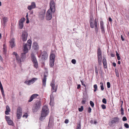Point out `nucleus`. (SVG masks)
Wrapping results in <instances>:
<instances>
[{
    "label": "nucleus",
    "instance_id": "13",
    "mask_svg": "<svg viewBox=\"0 0 129 129\" xmlns=\"http://www.w3.org/2000/svg\"><path fill=\"white\" fill-rule=\"evenodd\" d=\"M96 19H95L94 23L93 24H94V29L96 34H97L98 31V23Z\"/></svg>",
    "mask_w": 129,
    "mask_h": 129
},
{
    "label": "nucleus",
    "instance_id": "33",
    "mask_svg": "<svg viewBox=\"0 0 129 129\" xmlns=\"http://www.w3.org/2000/svg\"><path fill=\"white\" fill-rule=\"evenodd\" d=\"M95 71L96 74V75H99L98 70L96 66H95Z\"/></svg>",
    "mask_w": 129,
    "mask_h": 129
},
{
    "label": "nucleus",
    "instance_id": "11",
    "mask_svg": "<svg viewBox=\"0 0 129 129\" xmlns=\"http://www.w3.org/2000/svg\"><path fill=\"white\" fill-rule=\"evenodd\" d=\"M37 79L33 78L30 80L25 81L24 82V83L28 85H30L31 84H33L35 82V80Z\"/></svg>",
    "mask_w": 129,
    "mask_h": 129
},
{
    "label": "nucleus",
    "instance_id": "46",
    "mask_svg": "<svg viewBox=\"0 0 129 129\" xmlns=\"http://www.w3.org/2000/svg\"><path fill=\"white\" fill-rule=\"evenodd\" d=\"M28 116V115L27 113H25V114H24L23 116V117H25L26 118H27V117Z\"/></svg>",
    "mask_w": 129,
    "mask_h": 129
},
{
    "label": "nucleus",
    "instance_id": "32",
    "mask_svg": "<svg viewBox=\"0 0 129 129\" xmlns=\"http://www.w3.org/2000/svg\"><path fill=\"white\" fill-rule=\"evenodd\" d=\"M25 20V19L24 18H22L20 20L19 23L23 24V22H24Z\"/></svg>",
    "mask_w": 129,
    "mask_h": 129
},
{
    "label": "nucleus",
    "instance_id": "34",
    "mask_svg": "<svg viewBox=\"0 0 129 129\" xmlns=\"http://www.w3.org/2000/svg\"><path fill=\"white\" fill-rule=\"evenodd\" d=\"M100 84L101 85V89L102 90H103L104 89V88L103 86V83L102 82H101L100 83Z\"/></svg>",
    "mask_w": 129,
    "mask_h": 129
},
{
    "label": "nucleus",
    "instance_id": "58",
    "mask_svg": "<svg viewBox=\"0 0 129 129\" xmlns=\"http://www.w3.org/2000/svg\"><path fill=\"white\" fill-rule=\"evenodd\" d=\"M76 60L75 59H73V64H75L76 63Z\"/></svg>",
    "mask_w": 129,
    "mask_h": 129
},
{
    "label": "nucleus",
    "instance_id": "39",
    "mask_svg": "<svg viewBox=\"0 0 129 129\" xmlns=\"http://www.w3.org/2000/svg\"><path fill=\"white\" fill-rule=\"evenodd\" d=\"M5 118L7 121H8L11 120L10 117L8 116H5Z\"/></svg>",
    "mask_w": 129,
    "mask_h": 129
},
{
    "label": "nucleus",
    "instance_id": "40",
    "mask_svg": "<svg viewBox=\"0 0 129 129\" xmlns=\"http://www.w3.org/2000/svg\"><path fill=\"white\" fill-rule=\"evenodd\" d=\"M1 90V92L2 94L3 95V98H5V95L4 94V89Z\"/></svg>",
    "mask_w": 129,
    "mask_h": 129
},
{
    "label": "nucleus",
    "instance_id": "35",
    "mask_svg": "<svg viewBox=\"0 0 129 129\" xmlns=\"http://www.w3.org/2000/svg\"><path fill=\"white\" fill-rule=\"evenodd\" d=\"M116 55L117 57L118 60H119L120 59V58L119 56V54L117 51H116Z\"/></svg>",
    "mask_w": 129,
    "mask_h": 129
},
{
    "label": "nucleus",
    "instance_id": "16",
    "mask_svg": "<svg viewBox=\"0 0 129 129\" xmlns=\"http://www.w3.org/2000/svg\"><path fill=\"white\" fill-rule=\"evenodd\" d=\"M93 19H94L92 16L90 17L89 22L90 27L91 28H94V24H93Z\"/></svg>",
    "mask_w": 129,
    "mask_h": 129
},
{
    "label": "nucleus",
    "instance_id": "31",
    "mask_svg": "<svg viewBox=\"0 0 129 129\" xmlns=\"http://www.w3.org/2000/svg\"><path fill=\"white\" fill-rule=\"evenodd\" d=\"M7 122L9 125L13 126L14 125L13 122L11 120L7 121Z\"/></svg>",
    "mask_w": 129,
    "mask_h": 129
},
{
    "label": "nucleus",
    "instance_id": "61",
    "mask_svg": "<svg viewBox=\"0 0 129 129\" xmlns=\"http://www.w3.org/2000/svg\"><path fill=\"white\" fill-rule=\"evenodd\" d=\"M111 56L112 57H114L115 56V55L114 54L112 53L111 54Z\"/></svg>",
    "mask_w": 129,
    "mask_h": 129
},
{
    "label": "nucleus",
    "instance_id": "23",
    "mask_svg": "<svg viewBox=\"0 0 129 129\" xmlns=\"http://www.w3.org/2000/svg\"><path fill=\"white\" fill-rule=\"evenodd\" d=\"M16 60L17 61V62L18 63H20L21 62H23V60L20 58L18 55L16 57Z\"/></svg>",
    "mask_w": 129,
    "mask_h": 129
},
{
    "label": "nucleus",
    "instance_id": "51",
    "mask_svg": "<svg viewBox=\"0 0 129 129\" xmlns=\"http://www.w3.org/2000/svg\"><path fill=\"white\" fill-rule=\"evenodd\" d=\"M13 54L15 55V57H16L18 55L17 53L16 52H14L13 53Z\"/></svg>",
    "mask_w": 129,
    "mask_h": 129
},
{
    "label": "nucleus",
    "instance_id": "25",
    "mask_svg": "<svg viewBox=\"0 0 129 129\" xmlns=\"http://www.w3.org/2000/svg\"><path fill=\"white\" fill-rule=\"evenodd\" d=\"M7 47L5 44H3V53L4 54H6L7 52Z\"/></svg>",
    "mask_w": 129,
    "mask_h": 129
},
{
    "label": "nucleus",
    "instance_id": "49",
    "mask_svg": "<svg viewBox=\"0 0 129 129\" xmlns=\"http://www.w3.org/2000/svg\"><path fill=\"white\" fill-rule=\"evenodd\" d=\"M124 126L126 128H128L129 127V125L127 123H125L124 125Z\"/></svg>",
    "mask_w": 129,
    "mask_h": 129
},
{
    "label": "nucleus",
    "instance_id": "64",
    "mask_svg": "<svg viewBox=\"0 0 129 129\" xmlns=\"http://www.w3.org/2000/svg\"><path fill=\"white\" fill-rule=\"evenodd\" d=\"M113 66L114 67H115L116 66V64L115 63H114V62H113Z\"/></svg>",
    "mask_w": 129,
    "mask_h": 129
},
{
    "label": "nucleus",
    "instance_id": "9",
    "mask_svg": "<svg viewBox=\"0 0 129 129\" xmlns=\"http://www.w3.org/2000/svg\"><path fill=\"white\" fill-rule=\"evenodd\" d=\"M45 12V10L43 9L39 13V17L42 20L44 19Z\"/></svg>",
    "mask_w": 129,
    "mask_h": 129
},
{
    "label": "nucleus",
    "instance_id": "8",
    "mask_svg": "<svg viewBox=\"0 0 129 129\" xmlns=\"http://www.w3.org/2000/svg\"><path fill=\"white\" fill-rule=\"evenodd\" d=\"M51 10H48L46 13V19L48 20H51L52 18V13Z\"/></svg>",
    "mask_w": 129,
    "mask_h": 129
},
{
    "label": "nucleus",
    "instance_id": "54",
    "mask_svg": "<svg viewBox=\"0 0 129 129\" xmlns=\"http://www.w3.org/2000/svg\"><path fill=\"white\" fill-rule=\"evenodd\" d=\"M91 108L90 107H89L88 108V112L89 113H91Z\"/></svg>",
    "mask_w": 129,
    "mask_h": 129
},
{
    "label": "nucleus",
    "instance_id": "41",
    "mask_svg": "<svg viewBox=\"0 0 129 129\" xmlns=\"http://www.w3.org/2000/svg\"><path fill=\"white\" fill-rule=\"evenodd\" d=\"M90 104L92 107H93L94 105V103L91 101H90Z\"/></svg>",
    "mask_w": 129,
    "mask_h": 129
},
{
    "label": "nucleus",
    "instance_id": "17",
    "mask_svg": "<svg viewBox=\"0 0 129 129\" xmlns=\"http://www.w3.org/2000/svg\"><path fill=\"white\" fill-rule=\"evenodd\" d=\"M55 51H53V50H51V54L50 55V60H52L54 61V59L55 57V56L54 54V52Z\"/></svg>",
    "mask_w": 129,
    "mask_h": 129
},
{
    "label": "nucleus",
    "instance_id": "27",
    "mask_svg": "<svg viewBox=\"0 0 129 129\" xmlns=\"http://www.w3.org/2000/svg\"><path fill=\"white\" fill-rule=\"evenodd\" d=\"M48 127L49 128H51L52 127V121H50V118L49 119V120Z\"/></svg>",
    "mask_w": 129,
    "mask_h": 129
},
{
    "label": "nucleus",
    "instance_id": "52",
    "mask_svg": "<svg viewBox=\"0 0 129 129\" xmlns=\"http://www.w3.org/2000/svg\"><path fill=\"white\" fill-rule=\"evenodd\" d=\"M122 120L124 121H125L127 120V119L125 117H123L122 118Z\"/></svg>",
    "mask_w": 129,
    "mask_h": 129
},
{
    "label": "nucleus",
    "instance_id": "15",
    "mask_svg": "<svg viewBox=\"0 0 129 129\" xmlns=\"http://www.w3.org/2000/svg\"><path fill=\"white\" fill-rule=\"evenodd\" d=\"M36 8V4L34 2H32L31 3V5L28 6L27 9L29 10H31L32 9L35 8Z\"/></svg>",
    "mask_w": 129,
    "mask_h": 129
},
{
    "label": "nucleus",
    "instance_id": "3",
    "mask_svg": "<svg viewBox=\"0 0 129 129\" xmlns=\"http://www.w3.org/2000/svg\"><path fill=\"white\" fill-rule=\"evenodd\" d=\"M41 105V103L40 101L36 102L32 108L33 112L34 113L37 112L40 109Z\"/></svg>",
    "mask_w": 129,
    "mask_h": 129
},
{
    "label": "nucleus",
    "instance_id": "57",
    "mask_svg": "<svg viewBox=\"0 0 129 129\" xmlns=\"http://www.w3.org/2000/svg\"><path fill=\"white\" fill-rule=\"evenodd\" d=\"M108 20L110 22H111L112 21V19L110 17H109V18Z\"/></svg>",
    "mask_w": 129,
    "mask_h": 129
},
{
    "label": "nucleus",
    "instance_id": "44",
    "mask_svg": "<svg viewBox=\"0 0 129 129\" xmlns=\"http://www.w3.org/2000/svg\"><path fill=\"white\" fill-rule=\"evenodd\" d=\"M102 102L105 104L107 103V101L106 99L105 98H103L102 101Z\"/></svg>",
    "mask_w": 129,
    "mask_h": 129
},
{
    "label": "nucleus",
    "instance_id": "21",
    "mask_svg": "<svg viewBox=\"0 0 129 129\" xmlns=\"http://www.w3.org/2000/svg\"><path fill=\"white\" fill-rule=\"evenodd\" d=\"M6 110L5 111V113L6 115H8L9 114V112L10 111V109L9 106L7 105L6 107Z\"/></svg>",
    "mask_w": 129,
    "mask_h": 129
},
{
    "label": "nucleus",
    "instance_id": "36",
    "mask_svg": "<svg viewBox=\"0 0 129 129\" xmlns=\"http://www.w3.org/2000/svg\"><path fill=\"white\" fill-rule=\"evenodd\" d=\"M19 28L20 29H22L23 28V24H21L20 23H19Z\"/></svg>",
    "mask_w": 129,
    "mask_h": 129
},
{
    "label": "nucleus",
    "instance_id": "4",
    "mask_svg": "<svg viewBox=\"0 0 129 129\" xmlns=\"http://www.w3.org/2000/svg\"><path fill=\"white\" fill-rule=\"evenodd\" d=\"M31 60L34 63V67L35 68H37L38 67V62L36 58L34 53L32 52L31 54Z\"/></svg>",
    "mask_w": 129,
    "mask_h": 129
},
{
    "label": "nucleus",
    "instance_id": "56",
    "mask_svg": "<svg viewBox=\"0 0 129 129\" xmlns=\"http://www.w3.org/2000/svg\"><path fill=\"white\" fill-rule=\"evenodd\" d=\"M69 122V120L67 119H66L64 121V123L66 124L68 123Z\"/></svg>",
    "mask_w": 129,
    "mask_h": 129
},
{
    "label": "nucleus",
    "instance_id": "45",
    "mask_svg": "<svg viewBox=\"0 0 129 129\" xmlns=\"http://www.w3.org/2000/svg\"><path fill=\"white\" fill-rule=\"evenodd\" d=\"M86 101V99H83L81 103L82 104H84L85 103V102Z\"/></svg>",
    "mask_w": 129,
    "mask_h": 129
},
{
    "label": "nucleus",
    "instance_id": "60",
    "mask_svg": "<svg viewBox=\"0 0 129 129\" xmlns=\"http://www.w3.org/2000/svg\"><path fill=\"white\" fill-rule=\"evenodd\" d=\"M29 22V21L28 19V18H27V21H26V23H28Z\"/></svg>",
    "mask_w": 129,
    "mask_h": 129
},
{
    "label": "nucleus",
    "instance_id": "2",
    "mask_svg": "<svg viewBox=\"0 0 129 129\" xmlns=\"http://www.w3.org/2000/svg\"><path fill=\"white\" fill-rule=\"evenodd\" d=\"M49 112V110L47 106L45 105L42 108L41 114V117L40 118V120L42 121L44 119Z\"/></svg>",
    "mask_w": 129,
    "mask_h": 129
},
{
    "label": "nucleus",
    "instance_id": "6",
    "mask_svg": "<svg viewBox=\"0 0 129 129\" xmlns=\"http://www.w3.org/2000/svg\"><path fill=\"white\" fill-rule=\"evenodd\" d=\"M17 117L18 119H20L22 115V109L20 107H19L17 109Z\"/></svg>",
    "mask_w": 129,
    "mask_h": 129
},
{
    "label": "nucleus",
    "instance_id": "26",
    "mask_svg": "<svg viewBox=\"0 0 129 129\" xmlns=\"http://www.w3.org/2000/svg\"><path fill=\"white\" fill-rule=\"evenodd\" d=\"M3 23L4 25L6 24V23L7 22V18L6 17H4L3 19Z\"/></svg>",
    "mask_w": 129,
    "mask_h": 129
},
{
    "label": "nucleus",
    "instance_id": "24",
    "mask_svg": "<svg viewBox=\"0 0 129 129\" xmlns=\"http://www.w3.org/2000/svg\"><path fill=\"white\" fill-rule=\"evenodd\" d=\"M9 42L10 46L11 48H13L15 46V44L14 41H10Z\"/></svg>",
    "mask_w": 129,
    "mask_h": 129
},
{
    "label": "nucleus",
    "instance_id": "47",
    "mask_svg": "<svg viewBox=\"0 0 129 129\" xmlns=\"http://www.w3.org/2000/svg\"><path fill=\"white\" fill-rule=\"evenodd\" d=\"M81 82L82 85L84 86L85 87V90H86V85H85V84H84V82L82 81H81Z\"/></svg>",
    "mask_w": 129,
    "mask_h": 129
},
{
    "label": "nucleus",
    "instance_id": "48",
    "mask_svg": "<svg viewBox=\"0 0 129 129\" xmlns=\"http://www.w3.org/2000/svg\"><path fill=\"white\" fill-rule=\"evenodd\" d=\"M107 87L108 88H110V84L109 82H108L107 83Z\"/></svg>",
    "mask_w": 129,
    "mask_h": 129
},
{
    "label": "nucleus",
    "instance_id": "7",
    "mask_svg": "<svg viewBox=\"0 0 129 129\" xmlns=\"http://www.w3.org/2000/svg\"><path fill=\"white\" fill-rule=\"evenodd\" d=\"M33 53L37 52L39 49V46L37 43L35 42L33 43L32 47Z\"/></svg>",
    "mask_w": 129,
    "mask_h": 129
},
{
    "label": "nucleus",
    "instance_id": "10",
    "mask_svg": "<svg viewBox=\"0 0 129 129\" xmlns=\"http://www.w3.org/2000/svg\"><path fill=\"white\" fill-rule=\"evenodd\" d=\"M28 36L27 33L25 31H24L22 33V40H26Z\"/></svg>",
    "mask_w": 129,
    "mask_h": 129
},
{
    "label": "nucleus",
    "instance_id": "20",
    "mask_svg": "<svg viewBox=\"0 0 129 129\" xmlns=\"http://www.w3.org/2000/svg\"><path fill=\"white\" fill-rule=\"evenodd\" d=\"M119 118L118 117H115L113 118L112 120L111 121V123L112 124L118 122L119 121Z\"/></svg>",
    "mask_w": 129,
    "mask_h": 129
},
{
    "label": "nucleus",
    "instance_id": "55",
    "mask_svg": "<svg viewBox=\"0 0 129 129\" xmlns=\"http://www.w3.org/2000/svg\"><path fill=\"white\" fill-rule=\"evenodd\" d=\"M0 88L1 90L3 89V88L2 84H0Z\"/></svg>",
    "mask_w": 129,
    "mask_h": 129
},
{
    "label": "nucleus",
    "instance_id": "43",
    "mask_svg": "<svg viewBox=\"0 0 129 129\" xmlns=\"http://www.w3.org/2000/svg\"><path fill=\"white\" fill-rule=\"evenodd\" d=\"M81 124L79 123L77 126L76 129H81Z\"/></svg>",
    "mask_w": 129,
    "mask_h": 129
},
{
    "label": "nucleus",
    "instance_id": "38",
    "mask_svg": "<svg viewBox=\"0 0 129 129\" xmlns=\"http://www.w3.org/2000/svg\"><path fill=\"white\" fill-rule=\"evenodd\" d=\"M83 106H81L80 108H79L78 110L80 112H82L83 110Z\"/></svg>",
    "mask_w": 129,
    "mask_h": 129
},
{
    "label": "nucleus",
    "instance_id": "42",
    "mask_svg": "<svg viewBox=\"0 0 129 129\" xmlns=\"http://www.w3.org/2000/svg\"><path fill=\"white\" fill-rule=\"evenodd\" d=\"M98 60H102V55H98Z\"/></svg>",
    "mask_w": 129,
    "mask_h": 129
},
{
    "label": "nucleus",
    "instance_id": "12",
    "mask_svg": "<svg viewBox=\"0 0 129 129\" xmlns=\"http://www.w3.org/2000/svg\"><path fill=\"white\" fill-rule=\"evenodd\" d=\"M100 27L102 33V34H104L105 32L104 23L103 21L100 22Z\"/></svg>",
    "mask_w": 129,
    "mask_h": 129
},
{
    "label": "nucleus",
    "instance_id": "19",
    "mask_svg": "<svg viewBox=\"0 0 129 129\" xmlns=\"http://www.w3.org/2000/svg\"><path fill=\"white\" fill-rule=\"evenodd\" d=\"M47 77V75L45 73L44 76V77L42 79V85L44 87L46 86Z\"/></svg>",
    "mask_w": 129,
    "mask_h": 129
},
{
    "label": "nucleus",
    "instance_id": "28",
    "mask_svg": "<svg viewBox=\"0 0 129 129\" xmlns=\"http://www.w3.org/2000/svg\"><path fill=\"white\" fill-rule=\"evenodd\" d=\"M47 58V56L46 54H43L42 55V59L43 60L46 59Z\"/></svg>",
    "mask_w": 129,
    "mask_h": 129
},
{
    "label": "nucleus",
    "instance_id": "63",
    "mask_svg": "<svg viewBox=\"0 0 129 129\" xmlns=\"http://www.w3.org/2000/svg\"><path fill=\"white\" fill-rule=\"evenodd\" d=\"M37 54L38 55V56L40 58L41 57V54L40 55H39L38 54V52H37Z\"/></svg>",
    "mask_w": 129,
    "mask_h": 129
},
{
    "label": "nucleus",
    "instance_id": "14",
    "mask_svg": "<svg viewBox=\"0 0 129 129\" xmlns=\"http://www.w3.org/2000/svg\"><path fill=\"white\" fill-rule=\"evenodd\" d=\"M50 85L52 87V92H56V91L57 88L55 87V84L54 83V81H52V82L50 84Z\"/></svg>",
    "mask_w": 129,
    "mask_h": 129
},
{
    "label": "nucleus",
    "instance_id": "29",
    "mask_svg": "<svg viewBox=\"0 0 129 129\" xmlns=\"http://www.w3.org/2000/svg\"><path fill=\"white\" fill-rule=\"evenodd\" d=\"M101 53H102L100 48L98 47L97 50L98 55H102Z\"/></svg>",
    "mask_w": 129,
    "mask_h": 129
},
{
    "label": "nucleus",
    "instance_id": "30",
    "mask_svg": "<svg viewBox=\"0 0 129 129\" xmlns=\"http://www.w3.org/2000/svg\"><path fill=\"white\" fill-rule=\"evenodd\" d=\"M54 60H50V66L51 67H53L54 66Z\"/></svg>",
    "mask_w": 129,
    "mask_h": 129
},
{
    "label": "nucleus",
    "instance_id": "37",
    "mask_svg": "<svg viewBox=\"0 0 129 129\" xmlns=\"http://www.w3.org/2000/svg\"><path fill=\"white\" fill-rule=\"evenodd\" d=\"M93 87L94 89V91L95 92L98 89L97 86L96 84H95L93 86Z\"/></svg>",
    "mask_w": 129,
    "mask_h": 129
},
{
    "label": "nucleus",
    "instance_id": "62",
    "mask_svg": "<svg viewBox=\"0 0 129 129\" xmlns=\"http://www.w3.org/2000/svg\"><path fill=\"white\" fill-rule=\"evenodd\" d=\"M80 87H81L80 85V84L78 85L77 86V88L78 89H79Z\"/></svg>",
    "mask_w": 129,
    "mask_h": 129
},
{
    "label": "nucleus",
    "instance_id": "1",
    "mask_svg": "<svg viewBox=\"0 0 129 129\" xmlns=\"http://www.w3.org/2000/svg\"><path fill=\"white\" fill-rule=\"evenodd\" d=\"M32 44L31 41H27L26 44L23 45V52L22 53L21 55V58L22 60L24 59L26 57V54L28 52V49H30Z\"/></svg>",
    "mask_w": 129,
    "mask_h": 129
},
{
    "label": "nucleus",
    "instance_id": "59",
    "mask_svg": "<svg viewBox=\"0 0 129 129\" xmlns=\"http://www.w3.org/2000/svg\"><path fill=\"white\" fill-rule=\"evenodd\" d=\"M116 76L117 77H118L119 76V75L118 73V72H116Z\"/></svg>",
    "mask_w": 129,
    "mask_h": 129
},
{
    "label": "nucleus",
    "instance_id": "18",
    "mask_svg": "<svg viewBox=\"0 0 129 129\" xmlns=\"http://www.w3.org/2000/svg\"><path fill=\"white\" fill-rule=\"evenodd\" d=\"M38 95V94H33L30 97L29 100L28 101V102H31L34 99L36 98Z\"/></svg>",
    "mask_w": 129,
    "mask_h": 129
},
{
    "label": "nucleus",
    "instance_id": "50",
    "mask_svg": "<svg viewBox=\"0 0 129 129\" xmlns=\"http://www.w3.org/2000/svg\"><path fill=\"white\" fill-rule=\"evenodd\" d=\"M101 107H102V109H105L106 108V106L104 104H103V105H102Z\"/></svg>",
    "mask_w": 129,
    "mask_h": 129
},
{
    "label": "nucleus",
    "instance_id": "53",
    "mask_svg": "<svg viewBox=\"0 0 129 129\" xmlns=\"http://www.w3.org/2000/svg\"><path fill=\"white\" fill-rule=\"evenodd\" d=\"M99 64L101 66L102 65V60H98Z\"/></svg>",
    "mask_w": 129,
    "mask_h": 129
},
{
    "label": "nucleus",
    "instance_id": "5",
    "mask_svg": "<svg viewBox=\"0 0 129 129\" xmlns=\"http://www.w3.org/2000/svg\"><path fill=\"white\" fill-rule=\"evenodd\" d=\"M50 9L52 13H54L55 10V3L54 0H51L50 3Z\"/></svg>",
    "mask_w": 129,
    "mask_h": 129
},
{
    "label": "nucleus",
    "instance_id": "22",
    "mask_svg": "<svg viewBox=\"0 0 129 129\" xmlns=\"http://www.w3.org/2000/svg\"><path fill=\"white\" fill-rule=\"evenodd\" d=\"M102 62L104 68L105 69L107 68L106 60V59L104 57L103 58Z\"/></svg>",
    "mask_w": 129,
    "mask_h": 129
}]
</instances>
